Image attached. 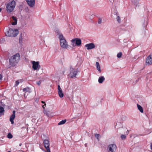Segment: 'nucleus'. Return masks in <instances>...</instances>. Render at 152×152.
Returning a JSON list of instances; mask_svg holds the SVG:
<instances>
[{
  "instance_id": "1",
  "label": "nucleus",
  "mask_w": 152,
  "mask_h": 152,
  "mask_svg": "<svg viewBox=\"0 0 152 152\" xmlns=\"http://www.w3.org/2000/svg\"><path fill=\"white\" fill-rule=\"evenodd\" d=\"M20 58L19 53H17L11 56L9 59L10 65L12 66L16 65L18 62Z\"/></svg>"
},
{
  "instance_id": "2",
  "label": "nucleus",
  "mask_w": 152,
  "mask_h": 152,
  "mask_svg": "<svg viewBox=\"0 0 152 152\" xmlns=\"http://www.w3.org/2000/svg\"><path fill=\"white\" fill-rule=\"evenodd\" d=\"M59 38L60 39V45L61 47L63 48L66 49L68 46V45L63 36L60 35L59 37Z\"/></svg>"
},
{
  "instance_id": "3",
  "label": "nucleus",
  "mask_w": 152,
  "mask_h": 152,
  "mask_svg": "<svg viewBox=\"0 0 152 152\" xmlns=\"http://www.w3.org/2000/svg\"><path fill=\"white\" fill-rule=\"evenodd\" d=\"M18 31L15 29H10L6 33L7 36L10 37H15L18 34Z\"/></svg>"
},
{
  "instance_id": "4",
  "label": "nucleus",
  "mask_w": 152,
  "mask_h": 152,
  "mask_svg": "<svg viewBox=\"0 0 152 152\" xmlns=\"http://www.w3.org/2000/svg\"><path fill=\"white\" fill-rule=\"evenodd\" d=\"M15 6V2L14 0L9 3L6 6V10L8 12L12 11Z\"/></svg>"
},
{
  "instance_id": "5",
  "label": "nucleus",
  "mask_w": 152,
  "mask_h": 152,
  "mask_svg": "<svg viewBox=\"0 0 152 152\" xmlns=\"http://www.w3.org/2000/svg\"><path fill=\"white\" fill-rule=\"evenodd\" d=\"M70 73L68 75L72 78L75 77L77 72V70L73 68L71 66H70Z\"/></svg>"
},
{
  "instance_id": "6",
  "label": "nucleus",
  "mask_w": 152,
  "mask_h": 152,
  "mask_svg": "<svg viewBox=\"0 0 152 152\" xmlns=\"http://www.w3.org/2000/svg\"><path fill=\"white\" fill-rule=\"evenodd\" d=\"M71 42L73 47L80 46L81 44V40L79 38H74L71 40Z\"/></svg>"
},
{
  "instance_id": "7",
  "label": "nucleus",
  "mask_w": 152,
  "mask_h": 152,
  "mask_svg": "<svg viewBox=\"0 0 152 152\" xmlns=\"http://www.w3.org/2000/svg\"><path fill=\"white\" fill-rule=\"evenodd\" d=\"M116 149V146L115 144H110L108 146L107 150L108 152H115Z\"/></svg>"
},
{
  "instance_id": "8",
  "label": "nucleus",
  "mask_w": 152,
  "mask_h": 152,
  "mask_svg": "<svg viewBox=\"0 0 152 152\" xmlns=\"http://www.w3.org/2000/svg\"><path fill=\"white\" fill-rule=\"evenodd\" d=\"M31 62L33 65L32 68L34 70H39L40 68L39 61H32Z\"/></svg>"
},
{
  "instance_id": "9",
  "label": "nucleus",
  "mask_w": 152,
  "mask_h": 152,
  "mask_svg": "<svg viewBox=\"0 0 152 152\" xmlns=\"http://www.w3.org/2000/svg\"><path fill=\"white\" fill-rule=\"evenodd\" d=\"M43 143L45 148L46 149L47 152H50L49 148V142L48 140L45 139L43 141Z\"/></svg>"
},
{
  "instance_id": "10",
  "label": "nucleus",
  "mask_w": 152,
  "mask_h": 152,
  "mask_svg": "<svg viewBox=\"0 0 152 152\" xmlns=\"http://www.w3.org/2000/svg\"><path fill=\"white\" fill-rule=\"evenodd\" d=\"M85 47L87 48V50H89L94 48L95 46L94 43H90L86 45Z\"/></svg>"
},
{
  "instance_id": "11",
  "label": "nucleus",
  "mask_w": 152,
  "mask_h": 152,
  "mask_svg": "<svg viewBox=\"0 0 152 152\" xmlns=\"http://www.w3.org/2000/svg\"><path fill=\"white\" fill-rule=\"evenodd\" d=\"M26 1L30 7H32L34 6L35 0H26Z\"/></svg>"
},
{
  "instance_id": "12",
  "label": "nucleus",
  "mask_w": 152,
  "mask_h": 152,
  "mask_svg": "<svg viewBox=\"0 0 152 152\" xmlns=\"http://www.w3.org/2000/svg\"><path fill=\"white\" fill-rule=\"evenodd\" d=\"M146 63L149 65L152 64V54L149 55L147 57L146 59Z\"/></svg>"
},
{
  "instance_id": "13",
  "label": "nucleus",
  "mask_w": 152,
  "mask_h": 152,
  "mask_svg": "<svg viewBox=\"0 0 152 152\" xmlns=\"http://www.w3.org/2000/svg\"><path fill=\"white\" fill-rule=\"evenodd\" d=\"M58 93L59 96L60 98L63 97L64 96V94L63 91L59 85H58Z\"/></svg>"
},
{
  "instance_id": "14",
  "label": "nucleus",
  "mask_w": 152,
  "mask_h": 152,
  "mask_svg": "<svg viewBox=\"0 0 152 152\" xmlns=\"http://www.w3.org/2000/svg\"><path fill=\"white\" fill-rule=\"evenodd\" d=\"M12 113V114L10 118V121L11 122L12 124H13L14 123V120L15 117V110L13 111Z\"/></svg>"
},
{
  "instance_id": "15",
  "label": "nucleus",
  "mask_w": 152,
  "mask_h": 152,
  "mask_svg": "<svg viewBox=\"0 0 152 152\" xmlns=\"http://www.w3.org/2000/svg\"><path fill=\"white\" fill-rule=\"evenodd\" d=\"M114 14L117 16L116 19L117 22L119 23H120L121 22V19L118 13V12H114Z\"/></svg>"
},
{
  "instance_id": "16",
  "label": "nucleus",
  "mask_w": 152,
  "mask_h": 152,
  "mask_svg": "<svg viewBox=\"0 0 152 152\" xmlns=\"http://www.w3.org/2000/svg\"><path fill=\"white\" fill-rule=\"evenodd\" d=\"M105 80V78L103 76H100L98 79V82L100 83H102Z\"/></svg>"
},
{
  "instance_id": "17",
  "label": "nucleus",
  "mask_w": 152,
  "mask_h": 152,
  "mask_svg": "<svg viewBox=\"0 0 152 152\" xmlns=\"http://www.w3.org/2000/svg\"><path fill=\"white\" fill-rule=\"evenodd\" d=\"M12 20L14 21V22H12V24L13 25H16L17 24V18L15 16L12 17Z\"/></svg>"
},
{
  "instance_id": "18",
  "label": "nucleus",
  "mask_w": 152,
  "mask_h": 152,
  "mask_svg": "<svg viewBox=\"0 0 152 152\" xmlns=\"http://www.w3.org/2000/svg\"><path fill=\"white\" fill-rule=\"evenodd\" d=\"M96 66L97 70L99 71V72H101V71L100 69V66L98 62H96Z\"/></svg>"
},
{
  "instance_id": "19",
  "label": "nucleus",
  "mask_w": 152,
  "mask_h": 152,
  "mask_svg": "<svg viewBox=\"0 0 152 152\" xmlns=\"http://www.w3.org/2000/svg\"><path fill=\"white\" fill-rule=\"evenodd\" d=\"M137 107L138 109L139 110V111L141 113H143V110L142 107L139 104H137Z\"/></svg>"
},
{
  "instance_id": "20",
  "label": "nucleus",
  "mask_w": 152,
  "mask_h": 152,
  "mask_svg": "<svg viewBox=\"0 0 152 152\" xmlns=\"http://www.w3.org/2000/svg\"><path fill=\"white\" fill-rule=\"evenodd\" d=\"M23 91L26 93V92H29L30 89L28 87H27L26 88H23Z\"/></svg>"
},
{
  "instance_id": "21",
  "label": "nucleus",
  "mask_w": 152,
  "mask_h": 152,
  "mask_svg": "<svg viewBox=\"0 0 152 152\" xmlns=\"http://www.w3.org/2000/svg\"><path fill=\"white\" fill-rule=\"evenodd\" d=\"M55 31L56 33H57L58 35H59V36L60 35H63L61 34V33L58 29H56Z\"/></svg>"
},
{
  "instance_id": "22",
  "label": "nucleus",
  "mask_w": 152,
  "mask_h": 152,
  "mask_svg": "<svg viewBox=\"0 0 152 152\" xmlns=\"http://www.w3.org/2000/svg\"><path fill=\"white\" fill-rule=\"evenodd\" d=\"M66 121V120H63L62 121H60L58 123V125H61L63 124H65Z\"/></svg>"
},
{
  "instance_id": "23",
  "label": "nucleus",
  "mask_w": 152,
  "mask_h": 152,
  "mask_svg": "<svg viewBox=\"0 0 152 152\" xmlns=\"http://www.w3.org/2000/svg\"><path fill=\"white\" fill-rule=\"evenodd\" d=\"M23 38L21 36V35L20 36L19 39V42L20 43L22 44V43Z\"/></svg>"
},
{
  "instance_id": "24",
  "label": "nucleus",
  "mask_w": 152,
  "mask_h": 152,
  "mask_svg": "<svg viewBox=\"0 0 152 152\" xmlns=\"http://www.w3.org/2000/svg\"><path fill=\"white\" fill-rule=\"evenodd\" d=\"M13 137L12 135L10 133H9L7 135V137L9 139H11Z\"/></svg>"
},
{
  "instance_id": "25",
  "label": "nucleus",
  "mask_w": 152,
  "mask_h": 152,
  "mask_svg": "<svg viewBox=\"0 0 152 152\" xmlns=\"http://www.w3.org/2000/svg\"><path fill=\"white\" fill-rule=\"evenodd\" d=\"M121 137L122 140L125 139L126 137V136L125 135L122 134L121 136Z\"/></svg>"
},
{
  "instance_id": "26",
  "label": "nucleus",
  "mask_w": 152,
  "mask_h": 152,
  "mask_svg": "<svg viewBox=\"0 0 152 152\" xmlns=\"http://www.w3.org/2000/svg\"><path fill=\"white\" fill-rule=\"evenodd\" d=\"M122 56V53L121 52H119L118 53L117 55V57L118 58H120Z\"/></svg>"
},
{
  "instance_id": "27",
  "label": "nucleus",
  "mask_w": 152,
  "mask_h": 152,
  "mask_svg": "<svg viewBox=\"0 0 152 152\" xmlns=\"http://www.w3.org/2000/svg\"><path fill=\"white\" fill-rule=\"evenodd\" d=\"M4 111V110L3 107H0V113H2Z\"/></svg>"
},
{
  "instance_id": "28",
  "label": "nucleus",
  "mask_w": 152,
  "mask_h": 152,
  "mask_svg": "<svg viewBox=\"0 0 152 152\" xmlns=\"http://www.w3.org/2000/svg\"><path fill=\"white\" fill-rule=\"evenodd\" d=\"M44 113L45 114H46L47 116H49V114L48 112L47 111H46L44 110Z\"/></svg>"
},
{
  "instance_id": "29",
  "label": "nucleus",
  "mask_w": 152,
  "mask_h": 152,
  "mask_svg": "<svg viewBox=\"0 0 152 152\" xmlns=\"http://www.w3.org/2000/svg\"><path fill=\"white\" fill-rule=\"evenodd\" d=\"M102 22V19L101 18H99V19H98V23L99 24H100Z\"/></svg>"
},
{
  "instance_id": "30",
  "label": "nucleus",
  "mask_w": 152,
  "mask_h": 152,
  "mask_svg": "<svg viewBox=\"0 0 152 152\" xmlns=\"http://www.w3.org/2000/svg\"><path fill=\"white\" fill-rule=\"evenodd\" d=\"M19 80H17L16 82H15V86H18V84H19Z\"/></svg>"
},
{
  "instance_id": "31",
  "label": "nucleus",
  "mask_w": 152,
  "mask_h": 152,
  "mask_svg": "<svg viewBox=\"0 0 152 152\" xmlns=\"http://www.w3.org/2000/svg\"><path fill=\"white\" fill-rule=\"evenodd\" d=\"M41 83V81H38L36 82L37 84L39 86Z\"/></svg>"
},
{
  "instance_id": "32",
  "label": "nucleus",
  "mask_w": 152,
  "mask_h": 152,
  "mask_svg": "<svg viewBox=\"0 0 152 152\" xmlns=\"http://www.w3.org/2000/svg\"><path fill=\"white\" fill-rule=\"evenodd\" d=\"M95 137L97 139H98V137L99 136V135L98 134H95Z\"/></svg>"
},
{
  "instance_id": "33",
  "label": "nucleus",
  "mask_w": 152,
  "mask_h": 152,
  "mask_svg": "<svg viewBox=\"0 0 152 152\" xmlns=\"http://www.w3.org/2000/svg\"><path fill=\"white\" fill-rule=\"evenodd\" d=\"M46 104L45 103L42 106V107L43 108V109L44 110L45 109V107H44V106H46Z\"/></svg>"
},
{
  "instance_id": "34",
  "label": "nucleus",
  "mask_w": 152,
  "mask_h": 152,
  "mask_svg": "<svg viewBox=\"0 0 152 152\" xmlns=\"http://www.w3.org/2000/svg\"><path fill=\"white\" fill-rule=\"evenodd\" d=\"M2 75H1V74H0V82L2 80Z\"/></svg>"
},
{
  "instance_id": "35",
  "label": "nucleus",
  "mask_w": 152,
  "mask_h": 152,
  "mask_svg": "<svg viewBox=\"0 0 152 152\" xmlns=\"http://www.w3.org/2000/svg\"><path fill=\"white\" fill-rule=\"evenodd\" d=\"M150 147H151V150H152V143H151V144Z\"/></svg>"
},
{
  "instance_id": "36",
  "label": "nucleus",
  "mask_w": 152,
  "mask_h": 152,
  "mask_svg": "<svg viewBox=\"0 0 152 152\" xmlns=\"http://www.w3.org/2000/svg\"><path fill=\"white\" fill-rule=\"evenodd\" d=\"M129 133V132L128 130H127V131L126 132V134L127 135Z\"/></svg>"
},
{
  "instance_id": "37",
  "label": "nucleus",
  "mask_w": 152,
  "mask_h": 152,
  "mask_svg": "<svg viewBox=\"0 0 152 152\" xmlns=\"http://www.w3.org/2000/svg\"><path fill=\"white\" fill-rule=\"evenodd\" d=\"M41 102L43 104H45V102H44L43 101H42Z\"/></svg>"
},
{
  "instance_id": "38",
  "label": "nucleus",
  "mask_w": 152,
  "mask_h": 152,
  "mask_svg": "<svg viewBox=\"0 0 152 152\" xmlns=\"http://www.w3.org/2000/svg\"><path fill=\"white\" fill-rule=\"evenodd\" d=\"M1 9L0 8V12H1Z\"/></svg>"
}]
</instances>
